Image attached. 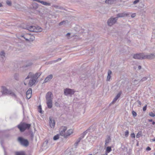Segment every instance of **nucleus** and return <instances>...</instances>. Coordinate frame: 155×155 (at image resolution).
<instances>
[{
	"label": "nucleus",
	"instance_id": "obj_5",
	"mask_svg": "<svg viewBox=\"0 0 155 155\" xmlns=\"http://www.w3.org/2000/svg\"><path fill=\"white\" fill-rule=\"evenodd\" d=\"M2 90L1 92L3 94H8L12 96L16 97V96L15 93L13 92L12 91H11L8 90L5 87L3 86H2Z\"/></svg>",
	"mask_w": 155,
	"mask_h": 155
},
{
	"label": "nucleus",
	"instance_id": "obj_8",
	"mask_svg": "<svg viewBox=\"0 0 155 155\" xmlns=\"http://www.w3.org/2000/svg\"><path fill=\"white\" fill-rule=\"evenodd\" d=\"M25 36L27 38H25V37H24L25 38L26 40L28 41H32L35 39L34 36L30 34H26L25 35Z\"/></svg>",
	"mask_w": 155,
	"mask_h": 155
},
{
	"label": "nucleus",
	"instance_id": "obj_21",
	"mask_svg": "<svg viewBox=\"0 0 155 155\" xmlns=\"http://www.w3.org/2000/svg\"><path fill=\"white\" fill-rule=\"evenodd\" d=\"M33 8L34 9H36L38 7V5L36 3H34L32 5Z\"/></svg>",
	"mask_w": 155,
	"mask_h": 155
},
{
	"label": "nucleus",
	"instance_id": "obj_20",
	"mask_svg": "<svg viewBox=\"0 0 155 155\" xmlns=\"http://www.w3.org/2000/svg\"><path fill=\"white\" fill-rule=\"evenodd\" d=\"M114 1L115 0H107L105 1V2L106 3L111 4L114 2Z\"/></svg>",
	"mask_w": 155,
	"mask_h": 155
},
{
	"label": "nucleus",
	"instance_id": "obj_4",
	"mask_svg": "<svg viewBox=\"0 0 155 155\" xmlns=\"http://www.w3.org/2000/svg\"><path fill=\"white\" fill-rule=\"evenodd\" d=\"M31 126L30 124L21 123L18 126V127L21 132H24L26 130L29 129Z\"/></svg>",
	"mask_w": 155,
	"mask_h": 155
},
{
	"label": "nucleus",
	"instance_id": "obj_19",
	"mask_svg": "<svg viewBox=\"0 0 155 155\" xmlns=\"http://www.w3.org/2000/svg\"><path fill=\"white\" fill-rule=\"evenodd\" d=\"M111 74V71L110 70H109L108 72V75L107 76V81H109V80L110 78V77H111L110 75Z\"/></svg>",
	"mask_w": 155,
	"mask_h": 155
},
{
	"label": "nucleus",
	"instance_id": "obj_16",
	"mask_svg": "<svg viewBox=\"0 0 155 155\" xmlns=\"http://www.w3.org/2000/svg\"><path fill=\"white\" fill-rule=\"evenodd\" d=\"M53 77L52 75L51 74L47 77L44 80V82L46 83L51 79Z\"/></svg>",
	"mask_w": 155,
	"mask_h": 155
},
{
	"label": "nucleus",
	"instance_id": "obj_10",
	"mask_svg": "<svg viewBox=\"0 0 155 155\" xmlns=\"http://www.w3.org/2000/svg\"><path fill=\"white\" fill-rule=\"evenodd\" d=\"M74 91L73 90L69 89H66L64 91V94L65 95H67L68 94H74Z\"/></svg>",
	"mask_w": 155,
	"mask_h": 155
},
{
	"label": "nucleus",
	"instance_id": "obj_40",
	"mask_svg": "<svg viewBox=\"0 0 155 155\" xmlns=\"http://www.w3.org/2000/svg\"><path fill=\"white\" fill-rule=\"evenodd\" d=\"M141 66H138V68L139 69H141Z\"/></svg>",
	"mask_w": 155,
	"mask_h": 155
},
{
	"label": "nucleus",
	"instance_id": "obj_12",
	"mask_svg": "<svg viewBox=\"0 0 155 155\" xmlns=\"http://www.w3.org/2000/svg\"><path fill=\"white\" fill-rule=\"evenodd\" d=\"M52 117H50L49 124L50 127L51 128H53L54 127L55 123L54 120H52Z\"/></svg>",
	"mask_w": 155,
	"mask_h": 155
},
{
	"label": "nucleus",
	"instance_id": "obj_2",
	"mask_svg": "<svg viewBox=\"0 0 155 155\" xmlns=\"http://www.w3.org/2000/svg\"><path fill=\"white\" fill-rule=\"evenodd\" d=\"M40 75L41 74L39 73H36L35 74H33L31 73H30L27 78H26L25 80L24 81V83L25 84V85H26V84L25 83L27 79L30 78H31V79L29 81L28 84L29 86H32L36 82V80L38 78Z\"/></svg>",
	"mask_w": 155,
	"mask_h": 155
},
{
	"label": "nucleus",
	"instance_id": "obj_46",
	"mask_svg": "<svg viewBox=\"0 0 155 155\" xmlns=\"http://www.w3.org/2000/svg\"><path fill=\"white\" fill-rule=\"evenodd\" d=\"M89 155H92V154H89Z\"/></svg>",
	"mask_w": 155,
	"mask_h": 155
},
{
	"label": "nucleus",
	"instance_id": "obj_6",
	"mask_svg": "<svg viewBox=\"0 0 155 155\" xmlns=\"http://www.w3.org/2000/svg\"><path fill=\"white\" fill-rule=\"evenodd\" d=\"M28 28V30L33 32H39L42 31V28L38 26H30Z\"/></svg>",
	"mask_w": 155,
	"mask_h": 155
},
{
	"label": "nucleus",
	"instance_id": "obj_25",
	"mask_svg": "<svg viewBox=\"0 0 155 155\" xmlns=\"http://www.w3.org/2000/svg\"><path fill=\"white\" fill-rule=\"evenodd\" d=\"M7 4L8 5L10 6L11 5L12 3L11 1H9L8 0H7L6 1Z\"/></svg>",
	"mask_w": 155,
	"mask_h": 155
},
{
	"label": "nucleus",
	"instance_id": "obj_37",
	"mask_svg": "<svg viewBox=\"0 0 155 155\" xmlns=\"http://www.w3.org/2000/svg\"><path fill=\"white\" fill-rule=\"evenodd\" d=\"M136 16V14L135 13H133L131 15V17H134Z\"/></svg>",
	"mask_w": 155,
	"mask_h": 155
},
{
	"label": "nucleus",
	"instance_id": "obj_24",
	"mask_svg": "<svg viewBox=\"0 0 155 155\" xmlns=\"http://www.w3.org/2000/svg\"><path fill=\"white\" fill-rule=\"evenodd\" d=\"M149 115L150 116L152 117H154L155 116V114L153 113L152 112H150L149 113Z\"/></svg>",
	"mask_w": 155,
	"mask_h": 155
},
{
	"label": "nucleus",
	"instance_id": "obj_11",
	"mask_svg": "<svg viewBox=\"0 0 155 155\" xmlns=\"http://www.w3.org/2000/svg\"><path fill=\"white\" fill-rule=\"evenodd\" d=\"M32 90L31 88H29L26 92V97L27 99H29L31 96Z\"/></svg>",
	"mask_w": 155,
	"mask_h": 155
},
{
	"label": "nucleus",
	"instance_id": "obj_43",
	"mask_svg": "<svg viewBox=\"0 0 155 155\" xmlns=\"http://www.w3.org/2000/svg\"><path fill=\"white\" fill-rule=\"evenodd\" d=\"M2 6V5L1 3H0V7Z\"/></svg>",
	"mask_w": 155,
	"mask_h": 155
},
{
	"label": "nucleus",
	"instance_id": "obj_45",
	"mask_svg": "<svg viewBox=\"0 0 155 155\" xmlns=\"http://www.w3.org/2000/svg\"><path fill=\"white\" fill-rule=\"evenodd\" d=\"M140 103H141L140 102V101H139V104H140Z\"/></svg>",
	"mask_w": 155,
	"mask_h": 155
},
{
	"label": "nucleus",
	"instance_id": "obj_34",
	"mask_svg": "<svg viewBox=\"0 0 155 155\" xmlns=\"http://www.w3.org/2000/svg\"><path fill=\"white\" fill-rule=\"evenodd\" d=\"M140 0H136L134 2V4H136Z\"/></svg>",
	"mask_w": 155,
	"mask_h": 155
},
{
	"label": "nucleus",
	"instance_id": "obj_14",
	"mask_svg": "<svg viewBox=\"0 0 155 155\" xmlns=\"http://www.w3.org/2000/svg\"><path fill=\"white\" fill-rule=\"evenodd\" d=\"M52 96V94L50 92H48L46 94V100H52L51 97Z\"/></svg>",
	"mask_w": 155,
	"mask_h": 155
},
{
	"label": "nucleus",
	"instance_id": "obj_39",
	"mask_svg": "<svg viewBox=\"0 0 155 155\" xmlns=\"http://www.w3.org/2000/svg\"><path fill=\"white\" fill-rule=\"evenodd\" d=\"M152 124L154 125L155 124V122L154 121H152Z\"/></svg>",
	"mask_w": 155,
	"mask_h": 155
},
{
	"label": "nucleus",
	"instance_id": "obj_3",
	"mask_svg": "<svg viewBox=\"0 0 155 155\" xmlns=\"http://www.w3.org/2000/svg\"><path fill=\"white\" fill-rule=\"evenodd\" d=\"M155 57L154 54H150L149 55H144L143 54H136L134 55L133 58L134 59H143L147 58L148 59H152Z\"/></svg>",
	"mask_w": 155,
	"mask_h": 155
},
{
	"label": "nucleus",
	"instance_id": "obj_28",
	"mask_svg": "<svg viewBox=\"0 0 155 155\" xmlns=\"http://www.w3.org/2000/svg\"><path fill=\"white\" fill-rule=\"evenodd\" d=\"M132 113L134 117H136L137 116V113L135 111H133Z\"/></svg>",
	"mask_w": 155,
	"mask_h": 155
},
{
	"label": "nucleus",
	"instance_id": "obj_41",
	"mask_svg": "<svg viewBox=\"0 0 155 155\" xmlns=\"http://www.w3.org/2000/svg\"><path fill=\"white\" fill-rule=\"evenodd\" d=\"M143 79H144V80H146L147 79V78H143L142 80L143 81Z\"/></svg>",
	"mask_w": 155,
	"mask_h": 155
},
{
	"label": "nucleus",
	"instance_id": "obj_42",
	"mask_svg": "<svg viewBox=\"0 0 155 155\" xmlns=\"http://www.w3.org/2000/svg\"><path fill=\"white\" fill-rule=\"evenodd\" d=\"M70 35V33H68L66 35H67V36Z\"/></svg>",
	"mask_w": 155,
	"mask_h": 155
},
{
	"label": "nucleus",
	"instance_id": "obj_18",
	"mask_svg": "<svg viewBox=\"0 0 155 155\" xmlns=\"http://www.w3.org/2000/svg\"><path fill=\"white\" fill-rule=\"evenodd\" d=\"M15 153V155H26L25 152L23 151L17 152Z\"/></svg>",
	"mask_w": 155,
	"mask_h": 155
},
{
	"label": "nucleus",
	"instance_id": "obj_22",
	"mask_svg": "<svg viewBox=\"0 0 155 155\" xmlns=\"http://www.w3.org/2000/svg\"><path fill=\"white\" fill-rule=\"evenodd\" d=\"M59 135L57 134L55 135L53 137V139L54 140H56L59 139Z\"/></svg>",
	"mask_w": 155,
	"mask_h": 155
},
{
	"label": "nucleus",
	"instance_id": "obj_17",
	"mask_svg": "<svg viewBox=\"0 0 155 155\" xmlns=\"http://www.w3.org/2000/svg\"><path fill=\"white\" fill-rule=\"evenodd\" d=\"M121 93L119 92L116 96L115 97L114 99L112 101L113 103H114L117 100V99L120 97Z\"/></svg>",
	"mask_w": 155,
	"mask_h": 155
},
{
	"label": "nucleus",
	"instance_id": "obj_29",
	"mask_svg": "<svg viewBox=\"0 0 155 155\" xmlns=\"http://www.w3.org/2000/svg\"><path fill=\"white\" fill-rule=\"evenodd\" d=\"M141 133L140 132H138L136 135V137L137 138H139L140 136Z\"/></svg>",
	"mask_w": 155,
	"mask_h": 155
},
{
	"label": "nucleus",
	"instance_id": "obj_7",
	"mask_svg": "<svg viewBox=\"0 0 155 155\" xmlns=\"http://www.w3.org/2000/svg\"><path fill=\"white\" fill-rule=\"evenodd\" d=\"M18 140L21 144L27 147L29 145V142L28 140L24 139L22 137H20L18 138Z\"/></svg>",
	"mask_w": 155,
	"mask_h": 155
},
{
	"label": "nucleus",
	"instance_id": "obj_35",
	"mask_svg": "<svg viewBox=\"0 0 155 155\" xmlns=\"http://www.w3.org/2000/svg\"><path fill=\"white\" fill-rule=\"evenodd\" d=\"M151 150V148L149 147H148L147 148H146V150H147V151H150V150Z\"/></svg>",
	"mask_w": 155,
	"mask_h": 155
},
{
	"label": "nucleus",
	"instance_id": "obj_27",
	"mask_svg": "<svg viewBox=\"0 0 155 155\" xmlns=\"http://www.w3.org/2000/svg\"><path fill=\"white\" fill-rule=\"evenodd\" d=\"M5 53L3 51L1 52L0 54V55L1 56H3L4 57H5Z\"/></svg>",
	"mask_w": 155,
	"mask_h": 155
},
{
	"label": "nucleus",
	"instance_id": "obj_31",
	"mask_svg": "<svg viewBox=\"0 0 155 155\" xmlns=\"http://www.w3.org/2000/svg\"><path fill=\"white\" fill-rule=\"evenodd\" d=\"M125 136H127L129 134V132L128 130H127L125 133Z\"/></svg>",
	"mask_w": 155,
	"mask_h": 155
},
{
	"label": "nucleus",
	"instance_id": "obj_33",
	"mask_svg": "<svg viewBox=\"0 0 155 155\" xmlns=\"http://www.w3.org/2000/svg\"><path fill=\"white\" fill-rule=\"evenodd\" d=\"M65 21H63L59 23V25H62L64 23H65Z\"/></svg>",
	"mask_w": 155,
	"mask_h": 155
},
{
	"label": "nucleus",
	"instance_id": "obj_44",
	"mask_svg": "<svg viewBox=\"0 0 155 155\" xmlns=\"http://www.w3.org/2000/svg\"><path fill=\"white\" fill-rule=\"evenodd\" d=\"M152 141H155V138H154L153 139H152Z\"/></svg>",
	"mask_w": 155,
	"mask_h": 155
},
{
	"label": "nucleus",
	"instance_id": "obj_26",
	"mask_svg": "<svg viewBox=\"0 0 155 155\" xmlns=\"http://www.w3.org/2000/svg\"><path fill=\"white\" fill-rule=\"evenodd\" d=\"M39 112L40 113H41V105L39 106L38 107Z\"/></svg>",
	"mask_w": 155,
	"mask_h": 155
},
{
	"label": "nucleus",
	"instance_id": "obj_38",
	"mask_svg": "<svg viewBox=\"0 0 155 155\" xmlns=\"http://www.w3.org/2000/svg\"><path fill=\"white\" fill-rule=\"evenodd\" d=\"M148 121L149 122H151L152 121V119H149Z\"/></svg>",
	"mask_w": 155,
	"mask_h": 155
},
{
	"label": "nucleus",
	"instance_id": "obj_13",
	"mask_svg": "<svg viewBox=\"0 0 155 155\" xmlns=\"http://www.w3.org/2000/svg\"><path fill=\"white\" fill-rule=\"evenodd\" d=\"M47 104L48 107L49 108H51L52 107V100H46Z\"/></svg>",
	"mask_w": 155,
	"mask_h": 155
},
{
	"label": "nucleus",
	"instance_id": "obj_32",
	"mask_svg": "<svg viewBox=\"0 0 155 155\" xmlns=\"http://www.w3.org/2000/svg\"><path fill=\"white\" fill-rule=\"evenodd\" d=\"M131 137H132L134 138L135 137V135L134 133L131 134L130 135Z\"/></svg>",
	"mask_w": 155,
	"mask_h": 155
},
{
	"label": "nucleus",
	"instance_id": "obj_1",
	"mask_svg": "<svg viewBox=\"0 0 155 155\" xmlns=\"http://www.w3.org/2000/svg\"><path fill=\"white\" fill-rule=\"evenodd\" d=\"M67 127L65 126L61 127L59 130L60 135L64 136L65 138H67L74 133L73 129H69L67 130Z\"/></svg>",
	"mask_w": 155,
	"mask_h": 155
},
{
	"label": "nucleus",
	"instance_id": "obj_36",
	"mask_svg": "<svg viewBox=\"0 0 155 155\" xmlns=\"http://www.w3.org/2000/svg\"><path fill=\"white\" fill-rule=\"evenodd\" d=\"M110 138H109V139L108 140H106L105 144H106L107 143H109V140H110Z\"/></svg>",
	"mask_w": 155,
	"mask_h": 155
},
{
	"label": "nucleus",
	"instance_id": "obj_15",
	"mask_svg": "<svg viewBox=\"0 0 155 155\" xmlns=\"http://www.w3.org/2000/svg\"><path fill=\"white\" fill-rule=\"evenodd\" d=\"M111 147L108 146L107 147L106 149V152L105 155H107L108 153L111 151Z\"/></svg>",
	"mask_w": 155,
	"mask_h": 155
},
{
	"label": "nucleus",
	"instance_id": "obj_23",
	"mask_svg": "<svg viewBox=\"0 0 155 155\" xmlns=\"http://www.w3.org/2000/svg\"><path fill=\"white\" fill-rule=\"evenodd\" d=\"M125 14L124 13H120L117 15L118 17H123L125 16Z\"/></svg>",
	"mask_w": 155,
	"mask_h": 155
},
{
	"label": "nucleus",
	"instance_id": "obj_30",
	"mask_svg": "<svg viewBox=\"0 0 155 155\" xmlns=\"http://www.w3.org/2000/svg\"><path fill=\"white\" fill-rule=\"evenodd\" d=\"M147 105H146L143 107V111H144L146 110L147 109Z\"/></svg>",
	"mask_w": 155,
	"mask_h": 155
},
{
	"label": "nucleus",
	"instance_id": "obj_9",
	"mask_svg": "<svg viewBox=\"0 0 155 155\" xmlns=\"http://www.w3.org/2000/svg\"><path fill=\"white\" fill-rule=\"evenodd\" d=\"M117 18H110V19H109L107 21V24L109 26H111L114 24L116 21L117 19H116Z\"/></svg>",
	"mask_w": 155,
	"mask_h": 155
}]
</instances>
